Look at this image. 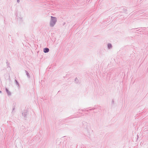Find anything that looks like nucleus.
Returning <instances> with one entry per match:
<instances>
[{
  "label": "nucleus",
  "instance_id": "6ab92c4d",
  "mask_svg": "<svg viewBox=\"0 0 148 148\" xmlns=\"http://www.w3.org/2000/svg\"><path fill=\"white\" fill-rule=\"evenodd\" d=\"M89 110H86V111H87V112H88Z\"/></svg>",
  "mask_w": 148,
  "mask_h": 148
},
{
  "label": "nucleus",
  "instance_id": "ddd939ff",
  "mask_svg": "<svg viewBox=\"0 0 148 148\" xmlns=\"http://www.w3.org/2000/svg\"><path fill=\"white\" fill-rule=\"evenodd\" d=\"M138 28H133V29H132V30H135V29H138ZM133 32H135V30H133Z\"/></svg>",
  "mask_w": 148,
  "mask_h": 148
},
{
  "label": "nucleus",
  "instance_id": "f8f14e48",
  "mask_svg": "<svg viewBox=\"0 0 148 148\" xmlns=\"http://www.w3.org/2000/svg\"><path fill=\"white\" fill-rule=\"evenodd\" d=\"M123 10L125 12H126L127 11V10L125 8L123 9Z\"/></svg>",
  "mask_w": 148,
  "mask_h": 148
},
{
  "label": "nucleus",
  "instance_id": "2eb2a0df",
  "mask_svg": "<svg viewBox=\"0 0 148 148\" xmlns=\"http://www.w3.org/2000/svg\"><path fill=\"white\" fill-rule=\"evenodd\" d=\"M114 101L113 100H112V103L113 104L114 103Z\"/></svg>",
  "mask_w": 148,
  "mask_h": 148
},
{
  "label": "nucleus",
  "instance_id": "f03ea898",
  "mask_svg": "<svg viewBox=\"0 0 148 148\" xmlns=\"http://www.w3.org/2000/svg\"><path fill=\"white\" fill-rule=\"evenodd\" d=\"M27 114V110L24 111L22 113V115L23 116L24 118H26L27 117L26 116Z\"/></svg>",
  "mask_w": 148,
  "mask_h": 148
},
{
  "label": "nucleus",
  "instance_id": "9b49d317",
  "mask_svg": "<svg viewBox=\"0 0 148 148\" xmlns=\"http://www.w3.org/2000/svg\"><path fill=\"white\" fill-rule=\"evenodd\" d=\"M95 109V108H92V109H89V110H90V111H91V110H93Z\"/></svg>",
  "mask_w": 148,
  "mask_h": 148
},
{
  "label": "nucleus",
  "instance_id": "39448f33",
  "mask_svg": "<svg viewBox=\"0 0 148 148\" xmlns=\"http://www.w3.org/2000/svg\"><path fill=\"white\" fill-rule=\"evenodd\" d=\"M25 71L26 73V75H27V77L29 78H30V76L29 73L26 70H25Z\"/></svg>",
  "mask_w": 148,
  "mask_h": 148
},
{
  "label": "nucleus",
  "instance_id": "1a4fd4ad",
  "mask_svg": "<svg viewBox=\"0 0 148 148\" xmlns=\"http://www.w3.org/2000/svg\"><path fill=\"white\" fill-rule=\"evenodd\" d=\"M75 82H76V83H78V82L79 81H78V79H77V77H76L75 78Z\"/></svg>",
  "mask_w": 148,
  "mask_h": 148
},
{
  "label": "nucleus",
  "instance_id": "f257e3e1",
  "mask_svg": "<svg viewBox=\"0 0 148 148\" xmlns=\"http://www.w3.org/2000/svg\"><path fill=\"white\" fill-rule=\"evenodd\" d=\"M51 20L50 22V27H53L56 24L57 22V19L56 17H53V16H51Z\"/></svg>",
  "mask_w": 148,
  "mask_h": 148
},
{
  "label": "nucleus",
  "instance_id": "6e6552de",
  "mask_svg": "<svg viewBox=\"0 0 148 148\" xmlns=\"http://www.w3.org/2000/svg\"><path fill=\"white\" fill-rule=\"evenodd\" d=\"M6 63L7 64V67H9L10 68V67L9 66L10 64L9 62H8V60H7V62H6Z\"/></svg>",
  "mask_w": 148,
  "mask_h": 148
},
{
  "label": "nucleus",
  "instance_id": "dca6fc26",
  "mask_svg": "<svg viewBox=\"0 0 148 148\" xmlns=\"http://www.w3.org/2000/svg\"><path fill=\"white\" fill-rule=\"evenodd\" d=\"M17 1L18 3H19L20 2V0H17Z\"/></svg>",
  "mask_w": 148,
  "mask_h": 148
},
{
  "label": "nucleus",
  "instance_id": "aec40b11",
  "mask_svg": "<svg viewBox=\"0 0 148 148\" xmlns=\"http://www.w3.org/2000/svg\"><path fill=\"white\" fill-rule=\"evenodd\" d=\"M138 30H136V31H138Z\"/></svg>",
  "mask_w": 148,
  "mask_h": 148
},
{
  "label": "nucleus",
  "instance_id": "0eeeda50",
  "mask_svg": "<svg viewBox=\"0 0 148 148\" xmlns=\"http://www.w3.org/2000/svg\"><path fill=\"white\" fill-rule=\"evenodd\" d=\"M15 82L17 86L18 87H19V84L18 81L16 80H15Z\"/></svg>",
  "mask_w": 148,
  "mask_h": 148
},
{
  "label": "nucleus",
  "instance_id": "7ed1b4c3",
  "mask_svg": "<svg viewBox=\"0 0 148 148\" xmlns=\"http://www.w3.org/2000/svg\"><path fill=\"white\" fill-rule=\"evenodd\" d=\"M49 49L47 47L44 48L43 49V52L45 53H47L49 52Z\"/></svg>",
  "mask_w": 148,
  "mask_h": 148
},
{
  "label": "nucleus",
  "instance_id": "9d476101",
  "mask_svg": "<svg viewBox=\"0 0 148 148\" xmlns=\"http://www.w3.org/2000/svg\"><path fill=\"white\" fill-rule=\"evenodd\" d=\"M13 109H12V112H13L15 110V105H13Z\"/></svg>",
  "mask_w": 148,
  "mask_h": 148
},
{
  "label": "nucleus",
  "instance_id": "20e7f679",
  "mask_svg": "<svg viewBox=\"0 0 148 148\" xmlns=\"http://www.w3.org/2000/svg\"><path fill=\"white\" fill-rule=\"evenodd\" d=\"M5 91L7 94L8 96H10L11 95V93L8 90V89L7 88H5Z\"/></svg>",
  "mask_w": 148,
  "mask_h": 148
},
{
  "label": "nucleus",
  "instance_id": "f3484780",
  "mask_svg": "<svg viewBox=\"0 0 148 148\" xmlns=\"http://www.w3.org/2000/svg\"><path fill=\"white\" fill-rule=\"evenodd\" d=\"M11 36V35H9L8 36V37L9 38V37H10Z\"/></svg>",
  "mask_w": 148,
  "mask_h": 148
},
{
  "label": "nucleus",
  "instance_id": "a211bd4d",
  "mask_svg": "<svg viewBox=\"0 0 148 148\" xmlns=\"http://www.w3.org/2000/svg\"><path fill=\"white\" fill-rule=\"evenodd\" d=\"M11 36V35H9L8 36V37L9 38V37H10Z\"/></svg>",
  "mask_w": 148,
  "mask_h": 148
},
{
  "label": "nucleus",
  "instance_id": "423d86ee",
  "mask_svg": "<svg viewBox=\"0 0 148 148\" xmlns=\"http://www.w3.org/2000/svg\"><path fill=\"white\" fill-rule=\"evenodd\" d=\"M108 49H110L112 47V45L110 43H108L107 45Z\"/></svg>",
  "mask_w": 148,
  "mask_h": 148
},
{
  "label": "nucleus",
  "instance_id": "4468645a",
  "mask_svg": "<svg viewBox=\"0 0 148 148\" xmlns=\"http://www.w3.org/2000/svg\"><path fill=\"white\" fill-rule=\"evenodd\" d=\"M138 13H140V14L143 13H141V10H140L138 11Z\"/></svg>",
  "mask_w": 148,
  "mask_h": 148
}]
</instances>
